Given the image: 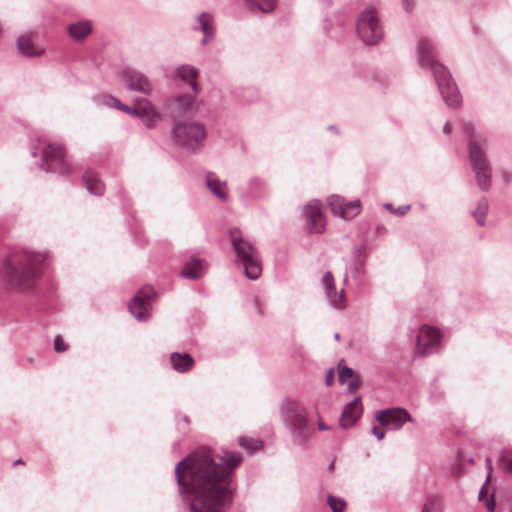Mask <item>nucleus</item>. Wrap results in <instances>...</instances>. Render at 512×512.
<instances>
[{
	"label": "nucleus",
	"instance_id": "37998d69",
	"mask_svg": "<svg viewBox=\"0 0 512 512\" xmlns=\"http://www.w3.org/2000/svg\"><path fill=\"white\" fill-rule=\"evenodd\" d=\"M68 349V345L65 343L63 338L58 335L54 339V350L58 353L64 352Z\"/></svg>",
	"mask_w": 512,
	"mask_h": 512
},
{
	"label": "nucleus",
	"instance_id": "aec40b11",
	"mask_svg": "<svg viewBox=\"0 0 512 512\" xmlns=\"http://www.w3.org/2000/svg\"><path fill=\"white\" fill-rule=\"evenodd\" d=\"M197 21L199 23V28L203 33L201 44L206 45L213 39L215 35L213 16L210 13L202 12L198 15Z\"/></svg>",
	"mask_w": 512,
	"mask_h": 512
},
{
	"label": "nucleus",
	"instance_id": "2eb2a0df",
	"mask_svg": "<svg viewBox=\"0 0 512 512\" xmlns=\"http://www.w3.org/2000/svg\"><path fill=\"white\" fill-rule=\"evenodd\" d=\"M37 37V30H28L20 34L16 40L18 53L29 58L40 57L43 55L45 49L37 43Z\"/></svg>",
	"mask_w": 512,
	"mask_h": 512
},
{
	"label": "nucleus",
	"instance_id": "ddd939ff",
	"mask_svg": "<svg viewBox=\"0 0 512 512\" xmlns=\"http://www.w3.org/2000/svg\"><path fill=\"white\" fill-rule=\"evenodd\" d=\"M270 194V188L265 179L253 176L247 185L239 189L240 200L246 204L252 201L265 199Z\"/></svg>",
	"mask_w": 512,
	"mask_h": 512
},
{
	"label": "nucleus",
	"instance_id": "f03ea898",
	"mask_svg": "<svg viewBox=\"0 0 512 512\" xmlns=\"http://www.w3.org/2000/svg\"><path fill=\"white\" fill-rule=\"evenodd\" d=\"M48 254L26 248L12 251L0 267V279L19 292L29 291L42 272Z\"/></svg>",
	"mask_w": 512,
	"mask_h": 512
},
{
	"label": "nucleus",
	"instance_id": "0eeeda50",
	"mask_svg": "<svg viewBox=\"0 0 512 512\" xmlns=\"http://www.w3.org/2000/svg\"><path fill=\"white\" fill-rule=\"evenodd\" d=\"M206 136L205 125L197 121L179 122L174 125L171 132L175 145L192 152L203 147Z\"/></svg>",
	"mask_w": 512,
	"mask_h": 512
},
{
	"label": "nucleus",
	"instance_id": "603ef678",
	"mask_svg": "<svg viewBox=\"0 0 512 512\" xmlns=\"http://www.w3.org/2000/svg\"><path fill=\"white\" fill-rule=\"evenodd\" d=\"M485 495V487H482L479 491V499L481 500Z\"/></svg>",
	"mask_w": 512,
	"mask_h": 512
},
{
	"label": "nucleus",
	"instance_id": "cd10ccee",
	"mask_svg": "<svg viewBox=\"0 0 512 512\" xmlns=\"http://www.w3.org/2000/svg\"><path fill=\"white\" fill-rule=\"evenodd\" d=\"M488 208V199L486 197H482L478 200L476 208L471 212L479 226H484L486 224Z\"/></svg>",
	"mask_w": 512,
	"mask_h": 512
},
{
	"label": "nucleus",
	"instance_id": "a19ab883",
	"mask_svg": "<svg viewBox=\"0 0 512 512\" xmlns=\"http://www.w3.org/2000/svg\"><path fill=\"white\" fill-rule=\"evenodd\" d=\"M120 111L139 118L138 100L135 102L134 106H132V107L122 104Z\"/></svg>",
	"mask_w": 512,
	"mask_h": 512
},
{
	"label": "nucleus",
	"instance_id": "4468645a",
	"mask_svg": "<svg viewBox=\"0 0 512 512\" xmlns=\"http://www.w3.org/2000/svg\"><path fill=\"white\" fill-rule=\"evenodd\" d=\"M305 217V229L309 233L320 234L325 229V220L321 209V202L318 200L310 201L303 211Z\"/></svg>",
	"mask_w": 512,
	"mask_h": 512
},
{
	"label": "nucleus",
	"instance_id": "2f4dec72",
	"mask_svg": "<svg viewBox=\"0 0 512 512\" xmlns=\"http://www.w3.org/2000/svg\"><path fill=\"white\" fill-rule=\"evenodd\" d=\"M360 202L358 200L346 202L341 211L340 217L343 219H352L360 212Z\"/></svg>",
	"mask_w": 512,
	"mask_h": 512
},
{
	"label": "nucleus",
	"instance_id": "473e14b6",
	"mask_svg": "<svg viewBox=\"0 0 512 512\" xmlns=\"http://www.w3.org/2000/svg\"><path fill=\"white\" fill-rule=\"evenodd\" d=\"M239 445L251 453L260 450L263 446L261 440L250 437H240Z\"/></svg>",
	"mask_w": 512,
	"mask_h": 512
},
{
	"label": "nucleus",
	"instance_id": "dca6fc26",
	"mask_svg": "<svg viewBox=\"0 0 512 512\" xmlns=\"http://www.w3.org/2000/svg\"><path fill=\"white\" fill-rule=\"evenodd\" d=\"M322 286L325 290V296L329 304L338 310L344 309L346 300L344 296V289L337 291L335 287L334 277L330 271H326L321 279Z\"/></svg>",
	"mask_w": 512,
	"mask_h": 512
},
{
	"label": "nucleus",
	"instance_id": "39448f33",
	"mask_svg": "<svg viewBox=\"0 0 512 512\" xmlns=\"http://www.w3.org/2000/svg\"><path fill=\"white\" fill-rule=\"evenodd\" d=\"M232 248L244 268V274L249 280H256L261 276L262 264L255 247L245 239L237 228L229 231Z\"/></svg>",
	"mask_w": 512,
	"mask_h": 512
},
{
	"label": "nucleus",
	"instance_id": "4be33fe9",
	"mask_svg": "<svg viewBox=\"0 0 512 512\" xmlns=\"http://www.w3.org/2000/svg\"><path fill=\"white\" fill-rule=\"evenodd\" d=\"M68 35L77 41L85 39L92 32V23L89 20L71 23L67 27Z\"/></svg>",
	"mask_w": 512,
	"mask_h": 512
},
{
	"label": "nucleus",
	"instance_id": "c85d7f7f",
	"mask_svg": "<svg viewBox=\"0 0 512 512\" xmlns=\"http://www.w3.org/2000/svg\"><path fill=\"white\" fill-rule=\"evenodd\" d=\"M94 102L98 106H105L109 108H116L120 110L123 104L119 99L109 94H100L94 97Z\"/></svg>",
	"mask_w": 512,
	"mask_h": 512
},
{
	"label": "nucleus",
	"instance_id": "58836bf2",
	"mask_svg": "<svg viewBox=\"0 0 512 512\" xmlns=\"http://www.w3.org/2000/svg\"><path fill=\"white\" fill-rule=\"evenodd\" d=\"M500 467L505 473L512 474V455L511 454L503 455L500 458Z\"/></svg>",
	"mask_w": 512,
	"mask_h": 512
},
{
	"label": "nucleus",
	"instance_id": "3c124183",
	"mask_svg": "<svg viewBox=\"0 0 512 512\" xmlns=\"http://www.w3.org/2000/svg\"><path fill=\"white\" fill-rule=\"evenodd\" d=\"M486 464H487L488 472H489V474H491V472H492L493 468H492V463H491V459H490V457H487V458H486ZM489 476H490V475H488V477H489Z\"/></svg>",
	"mask_w": 512,
	"mask_h": 512
},
{
	"label": "nucleus",
	"instance_id": "a211bd4d",
	"mask_svg": "<svg viewBox=\"0 0 512 512\" xmlns=\"http://www.w3.org/2000/svg\"><path fill=\"white\" fill-rule=\"evenodd\" d=\"M208 270V264L204 258L197 255L191 256L181 269V276L190 280L202 278Z\"/></svg>",
	"mask_w": 512,
	"mask_h": 512
},
{
	"label": "nucleus",
	"instance_id": "864d4df0",
	"mask_svg": "<svg viewBox=\"0 0 512 512\" xmlns=\"http://www.w3.org/2000/svg\"><path fill=\"white\" fill-rule=\"evenodd\" d=\"M328 129H329V130H332V131H336V127H335L334 125H330V126L328 127Z\"/></svg>",
	"mask_w": 512,
	"mask_h": 512
},
{
	"label": "nucleus",
	"instance_id": "bb28decb",
	"mask_svg": "<svg viewBox=\"0 0 512 512\" xmlns=\"http://www.w3.org/2000/svg\"><path fill=\"white\" fill-rule=\"evenodd\" d=\"M475 172V178L479 188L482 191H488L491 187V166L480 167L479 169H472Z\"/></svg>",
	"mask_w": 512,
	"mask_h": 512
},
{
	"label": "nucleus",
	"instance_id": "5701e85b",
	"mask_svg": "<svg viewBox=\"0 0 512 512\" xmlns=\"http://www.w3.org/2000/svg\"><path fill=\"white\" fill-rule=\"evenodd\" d=\"M171 365L179 373H185L192 369L194 359L188 353L173 352L170 355Z\"/></svg>",
	"mask_w": 512,
	"mask_h": 512
},
{
	"label": "nucleus",
	"instance_id": "4c0bfd02",
	"mask_svg": "<svg viewBox=\"0 0 512 512\" xmlns=\"http://www.w3.org/2000/svg\"><path fill=\"white\" fill-rule=\"evenodd\" d=\"M328 504L332 509V512H342L346 506L345 501L342 498L328 496Z\"/></svg>",
	"mask_w": 512,
	"mask_h": 512
},
{
	"label": "nucleus",
	"instance_id": "6e6552de",
	"mask_svg": "<svg viewBox=\"0 0 512 512\" xmlns=\"http://www.w3.org/2000/svg\"><path fill=\"white\" fill-rule=\"evenodd\" d=\"M356 30L360 39L367 45H374L382 39L383 28L373 7H369L359 14Z\"/></svg>",
	"mask_w": 512,
	"mask_h": 512
},
{
	"label": "nucleus",
	"instance_id": "79ce46f5",
	"mask_svg": "<svg viewBox=\"0 0 512 512\" xmlns=\"http://www.w3.org/2000/svg\"><path fill=\"white\" fill-rule=\"evenodd\" d=\"M353 375V369L347 366L339 368V381L344 383Z\"/></svg>",
	"mask_w": 512,
	"mask_h": 512
},
{
	"label": "nucleus",
	"instance_id": "9d476101",
	"mask_svg": "<svg viewBox=\"0 0 512 512\" xmlns=\"http://www.w3.org/2000/svg\"><path fill=\"white\" fill-rule=\"evenodd\" d=\"M156 293L151 286L142 287L129 303V311L138 321H146L150 317L151 300Z\"/></svg>",
	"mask_w": 512,
	"mask_h": 512
},
{
	"label": "nucleus",
	"instance_id": "c03bdc74",
	"mask_svg": "<svg viewBox=\"0 0 512 512\" xmlns=\"http://www.w3.org/2000/svg\"><path fill=\"white\" fill-rule=\"evenodd\" d=\"M371 433L378 439V440H382L384 437H385V432L384 430H382L381 428L379 427H376L374 426L372 429H371Z\"/></svg>",
	"mask_w": 512,
	"mask_h": 512
},
{
	"label": "nucleus",
	"instance_id": "c9c22d12",
	"mask_svg": "<svg viewBox=\"0 0 512 512\" xmlns=\"http://www.w3.org/2000/svg\"><path fill=\"white\" fill-rule=\"evenodd\" d=\"M138 107H139V118L143 119L149 113H152L156 110V106L151 103L150 100L142 98L138 99Z\"/></svg>",
	"mask_w": 512,
	"mask_h": 512
},
{
	"label": "nucleus",
	"instance_id": "7c9ffc66",
	"mask_svg": "<svg viewBox=\"0 0 512 512\" xmlns=\"http://www.w3.org/2000/svg\"><path fill=\"white\" fill-rule=\"evenodd\" d=\"M194 97L193 95H179L175 99V105L179 111V113H187L191 112L193 109Z\"/></svg>",
	"mask_w": 512,
	"mask_h": 512
},
{
	"label": "nucleus",
	"instance_id": "ea45409f",
	"mask_svg": "<svg viewBox=\"0 0 512 512\" xmlns=\"http://www.w3.org/2000/svg\"><path fill=\"white\" fill-rule=\"evenodd\" d=\"M384 207L389 210L391 213L393 214H396L398 216H403L405 215L411 208L410 205H403V206H398L397 208H394L392 204L390 203H386L384 205Z\"/></svg>",
	"mask_w": 512,
	"mask_h": 512
},
{
	"label": "nucleus",
	"instance_id": "b1692460",
	"mask_svg": "<svg viewBox=\"0 0 512 512\" xmlns=\"http://www.w3.org/2000/svg\"><path fill=\"white\" fill-rule=\"evenodd\" d=\"M83 182L90 194L96 196L103 195L105 186L101 179L94 172L87 171L83 176Z\"/></svg>",
	"mask_w": 512,
	"mask_h": 512
},
{
	"label": "nucleus",
	"instance_id": "7ed1b4c3",
	"mask_svg": "<svg viewBox=\"0 0 512 512\" xmlns=\"http://www.w3.org/2000/svg\"><path fill=\"white\" fill-rule=\"evenodd\" d=\"M416 56L418 64L433 74L444 102L449 107L458 106L461 102L460 92L449 70L436 60L435 44L429 39H420L416 45Z\"/></svg>",
	"mask_w": 512,
	"mask_h": 512
},
{
	"label": "nucleus",
	"instance_id": "f257e3e1",
	"mask_svg": "<svg viewBox=\"0 0 512 512\" xmlns=\"http://www.w3.org/2000/svg\"><path fill=\"white\" fill-rule=\"evenodd\" d=\"M241 462L238 452L224 459L208 448L196 450L178 462L175 477L190 512H224L235 490L230 475Z\"/></svg>",
	"mask_w": 512,
	"mask_h": 512
},
{
	"label": "nucleus",
	"instance_id": "20e7f679",
	"mask_svg": "<svg viewBox=\"0 0 512 512\" xmlns=\"http://www.w3.org/2000/svg\"><path fill=\"white\" fill-rule=\"evenodd\" d=\"M280 416L299 445L308 443L314 434V427L309 422L305 406L294 399H284L280 405Z\"/></svg>",
	"mask_w": 512,
	"mask_h": 512
},
{
	"label": "nucleus",
	"instance_id": "f704fd0d",
	"mask_svg": "<svg viewBox=\"0 0 512 512\" xmlns=\"http://www.w3.org/2000/svg\"><path fill=\"white\" fill-rule=\"evenodd\" d=\"M162 119H163L162 114L160 113V111L158 109H156L152 113H149L142 120H143L144 126L147 129H152V128H155L157 126V124L160 121H162Z\"/></svg>",
	"mask_w": 512,
	"mask_h": 512
},
{
	"label": "nucleus",
	"instance_id": "f3484780",
	"mask_svg": "<svg viewBox=\"0 0 512 512\" xmlns=\"http://www.w3.org/2000/svg\"><path fill=\"white\" fill-rule=\"evenodd\" d=\"M123 81L129 90L146 95L152 92L153 85L146 75L135 69H127L123 73Z\"/></svg>",
	"mask_w": 512,
	"mask_h": 512
},
{
	"label": "nucleus",
	"instance_id": "49530a36",
	"mask_svg": "<svg viewBox=\"0 0 512 512\" xmlns=\"http://www.w3.org/2000/svg\"><path fill=\"white\" fill-rule=\"evenodd\" d=\"M403 8L406 12H411L413 9V2L412 0H402Z\"/></svg>",
	"mask_w": 512,
	"mask_h": 512
},
{
	"label": "nucleus",
	"instance_id": "393cba45",
	"mask_svg": "<svg viewBox=\"0 0 512 512\" xmlns=\"http://www.w3.org/2000/svg\"><path fill=\"white\" fill-rule=\"evenodd\" d=\"M198 75V70L191 65H181L176 69V76L183 81H187L192 89L193 95L197 94L196 87V76Z\"/></svg>",
	"mask_w": 512,
	"mask_h": 512
},
{
	"label": "nucleus",
	"instance_id": "09e8293b",
	"mask_svg": "<svg viewBox=\"0 0 512 512\" xmlns=\"http://www.w3.org/2000/svg\"><path fill=\"white\" fill-rule=\"evenodd\" d=\"M317 426L318 429L321 431H327L330 429V427L326 425L321 419L318 420Z\"/></svg>",
	"mask_w": 512,
	"mask_h": 512
},
{
	"label": "nucleus",
	"instance_id": "72a5a7b5",
	"mask_svg": "<svg viewBox=\"0 0 512 512\" xmlns=\"http://www.w3.org/2000/svg\"><path fill=\"white\" fill-rule=\"evenodd\" d=\"M328 206L334 215L340 217L343 206L345 205V199L338 195H331L328 199Z\"/></svg>",
	"mask_w": 512,
	"mask_h": 512
},
{
	"label": "nucleus",
	"instance_id": "9b49d317",
	"mask_svg": "<svg viewBox=\"0 0 512 512\" xmlns=\"http://www.w3.org/2000/svg\"><path fill=\"white\" fill-rule=\"evenodd\" d=\"M463 133L469 137L468 152L469 160L472 169H479L480 167L490 166L485 152L483 150L484 140L474 137L475 128L472 124L466 123L463 126Z\"/></svg>",
	"mask_w": 512,
	"mask_h": 512
},
{
	"label": "nucleus",
	"instance_id": "a18cd8bd",
	"mask_svg": "<svg viewBox=\"0 0 512 512\" xmlns=\"http://www.w3.org/2000/svg\"><path fill=\"white\" fill-rule=\"evenodd\" d=\"M333 381H334V371H333V369H330L325 376V383H326V385L329 386L333 383Z\"/></svg>",
	"mask_w": 512,
	"mask_h": 512
},
{
	"label": "nucleus",
	"instance_id": "a878e982",
	"mask_svg": "<svg viewBox=\"0 0 512 512\" xmlns=\"http://www.w3.org/2000/svg\"><path fill=\"white\" fill-rule=\"evenodd\" d=\"M246 9L252 12L270 13L277 4V0H243Z\"/></svg>",
	"mask_w": 512,
	"mask_h": 512
},
{
	"label": "nucleus",
	"instance_id": "e433bc0d",
	"mask_svg": "<svg viewBox=\"0 0 512 512\" xmlns=\"http://www.w3.org/2000/svg\"><path fill=\"white\" fill-rule=\"evenodd\" d=\"M440 499L438 497H430L423 504L421 512H439Z\"/></svg>",
	"mask_w": 512,
	"mask_h": 512
},
{
	"label": "nucleus",
	"instance_id": "1a4fd4ad",
	"mask_svg": "<svg viewBox=\"0 0 512 512\" xmlns=\"http://www.w3.org/2000/svg\"><path fill=\"white\" fill-rule=\"evenodd\" d=\"M442 343V333L439 329L422 325L417 335L416 351L418 354L428 356L439 351Z\"/></svg>",
	"mask_w": 512,
	"mask_h": 512
},
{
	"label": "nucleus",
	"instance_id": "f8f14e48",
	"mask_svg": "<svg viewBox=\"0 0 512 512\" xmlns=\"http://www.w3.org/2000/svg\"><path fill=\"white\" fill-rule=\"evenodd\" d=\"M380 426L391 430L401 429L406 422L413 421L409 412L404 408H387L376 413Z\"/></svg>",
	"mask_w": 512,
	"mask_h": 512
},
{
	"label": "nucleus",
	"instance_id": "412c9836",
	"mask_svg": "<svg viewBox=\"0 0 512 512\" xmlns=\"http://www.w3.org/2000/svg\"><path fill=\"white\" fill-rule=\"evenodd\" d=\"M206 186L220 200L226 201L228 199L226 182L221 181L215 173L208 172L206 174Z\"/></svg>",
	"mask_w": 512,
	"mask_h": 512
},
{
	"label": "nucleus",
	"instance_id": "c756f323",
	"mask_svg": "<svg viewBox=\"0 0 512 512\" xmlns=\"http://www.w3.org/2000/svg\"><path fill=\"white\" fill-rule=\"evenodd\" d=\"M352 258L355 263L354 270L357 274L362 272V268L366 259V252L363 245H356L352 251Z\"/></svg>",
	"mask_w": 512,
	"mask_h": 512
},
{
	"label": "nucleus",
	"instance_id": "423d86ee",
	"mask_svg": "<svg viewBox=\"0 0 512 512\" xmlns=\"http://www.w3.org/2000/svg\"><path fill=\"white\" fill-rule=\"evenodd\" d=\"M41 153L42 162L40 168L46 172H53L59 175H67L70 171L69 165L65 160V154L62 146L47 142L45 139L38 138L37 145L31 148V155L37 157Z\"/></svg>",
	"mask_w": 512,
	"mask_h": 512
},
{
	"label": "nucleus",
	"instance_id": "5fc2aeb1",
	"mask_svg": "<svg viewBox=\"0 0 512 512\" xmlns=\"http://www.w3.org/2000/svg\"><path fill=\"white\" fill-rule=\"evenodd\" d=\"M334 339H335V340H339V339H340V334H339V333H335V335H334Z\"/></svg>",
	"mask_w": 512,
	"mask_h": 512
},
{
	"label": "nucleus",
	"instance_id": "de8ad7c7",
	"mask_svg": "<svg viewBox=\"0 0 512 512\" xmlns=\"http://www.w3.org/2000/svg\"><path fill=\"white\" fill-rule=\"evenodd\" d=\"M486 507H487L489 512H494L495 511V502L493 500V497H491L490 499L487 500Z\"/></svg>",
	"mask_w": 512,
	"mask_h": 512
},
{
	"label": "nucleus",
	"instance_id": "8fccbe9b",
	"mask_svg": "<svg viewBox=\"0 0 512 512\" xmlns=\"http://www.w3.org/2000/svg\"><path fill=\"white\" fill-rule=\"evenodd\" d=\"M443 132H444V134H446V135H450V134H451V132H452V126H451V124H450L449 122H446V123H445V125H444V127H443Z\"/></svg>",
	"mask_w": 512,
	"mask_h": 512
},
{
	"label": "nucleus",
	"instance_id": "6ab92c4d",
	"mask_svg": "<svg viewBox=\"0 0 512 512\" xmlns=\"http://www.w3.org/2000/svg\"><path fill=\"white\" fill-rule=\"evenodd\" d=\"M362 404L359 397L347 403L340 416V426L343 429L352 427L362 415Z\"/></svg>",
	"mask_w": 512,
	"mask_h": 512
}]
</instances>
